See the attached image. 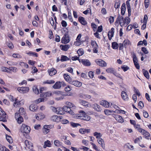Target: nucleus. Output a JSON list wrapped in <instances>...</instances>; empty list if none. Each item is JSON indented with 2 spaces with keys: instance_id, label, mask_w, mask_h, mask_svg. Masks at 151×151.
Wrapping results in <instances>:
<instances>
[{
  "instance_id": "32",
  "label": "nucleus",
  "mask_w": 151,
  "mask_h": 151,
  "mask_svg": "<svg viewBox=\"0 0 151 151\" xmlns=\"http://www.w3.org/2000/svg\"><path fill=\"white\" fill-rule=\"evenodd\" d=\"M91 44L93 47L94 48L98 49V46L95 41L92 40L91 42Z\"/></svg>"
},
{
  "instance_id": "14",
  "label": "nucleus",
  "mask_w": 151,
  "mask_h": 151,
  "mask_svg": "<svg viewBox=\"0 0 151 151\" xmlns=\"http://www.w3.org/2000/svg\"><path fill=\"white\" fill-rule=\"evenodd\" d=\"M63 108L64 112V111L68 112L71 114H73V111L71 110L70 108L69 107L66 106H64Z\"/></svg>"
},
{
  "instance_id": "60",
  "label": "nucleus",
  "mask_w": 151,
  "mask_h": 151,
  "mask_svg": "<svg viewBox=\"0 0 151 151\" xmlns=\"http://www.w3.org/2000/svg\"><path fill=\"white\" fill-rule=\"evenodd\" d=\"M81 37V34H79L77 37V38L76 39V40L78 42L79 44L81 43V40H80Z\"/></svg>"
},
{
  "instance_id": "7",
  "label": "nucleus",
  "mask_w": 151,
  "mask_h": 151,
  "mask_svg": "<svg viewBox=\"0 0 151 151\" xmlns=\"http://www.w3.org/2000/svg\"><path fill=\"white\" fill-rule=\"evenodd\" d=\"M100 104L106 108H108L111 105H112V104L111 103H109L105 100H101L100 102Z\"/></svg>"
},
{
  "instance_id": "40",
  "label": "nucleus",
  "mask_w": 151,
  "mask_h": 151,
  "mask_svg": "<svg viewBox=\"0 0 151 151\" xmlns=\"http://www.w3.org/2000/svg\"><path fill=\"white\" fill-rule=\"evenodd\" d=\"M12 56L13 57L17 58H21L22 57L21 55L18 53H14Z\"/></svg>"
},
{
  "instance_id": "51",
  "label": "nucleus",
  "mask_w": 151,
  "mask_h": 151,
  "mask_svg": "<svg viewBox=\"0 0 151 151\" xmlns=\"http://www.w3.org/2000/svg\"><path fill=\"white\" fill-rule=\"evenodd\" d=\"M55 82V81L53 80H47L46 81L43 82V83L44 84H53Z\"/></svg>"
},
{
  "instance_id": "17",
  "label": "nucleus",
  "mask_w": 151,
  "mask_h": 151,
  "mask_svg": "<svg viewBox=\"0 0 151 151\" xmlns=\"http://www.w3.org/2000/svg\"><path fill=\"white\" fill-rule=\"evenodd\" d=\"M81 62L83 65L86 66H90L91 65L89 61L87 59L82 60L81 61Z\"/></svg>"
},
{
  "instance_id": "22",
  "label": "nucleus",
  "mask_w": 151,
  "mask_h": 151,
  "mask_svg": "<svg viewBox=\"0 0 151 151\" xmlns=\"http://www.w3.org/2000/svg\"><path fill=\"white\" fill-rule=\"evenodd\" d=\"M98 143L101 145V147L104 149L105 148V144L104 140L101 138H99L98 139Z\"/></svg>"
},
{
  "instance_id": "36",
  "label": "nucleus",
  "mask_w": 151,
  "mask_h": 151,
  "mask_svg": "<svg viewBox=\"0 0 151 151\" xmlns=\"http://www.w3.org/2000/svg\"><path fill=\"white\" fill-rule=\"evenodd\" d=\"M106 71L108 73H115L114 69L112 68H109L106 70Z\"/></svg>"
},
{
  "instance_id": "16",
  "label": "nucleus",
  "mask_w": 151,
  "mask_h": 151,
  "mask_svg": "<svg viewBox=\"0 0 151 151\" xmlns=\"http://www.w3.org/2000/svg\"><path fill=\"white\" fill-rule=\"evenodd\" d=\"M61 82L60 81H57L52 86V88L55 89H59L61 88Z\"/></svg>"
},
{
  "instance_id": "13",
  "label": "nucleus",
  "mask_w": 151,
  "mask_h": 151,
  "mask_svg": "<svg viewBox=\"0 0 151 151\" xmlns=\"http://www.w3.org/2000/svg\"><path fill=\"white\" fill-rule=\"evenodd\" d=\"M50 129V126L49 125H45L43 129V132L45 134H47Z\"/></svg>"
},
{
  "instance_id": "41",
  "label": "nucleus",
  "mask_w": 151,
  "mask_h": 151,
  "mask_svg": "<svg viewBox=\"0 0 151 151\" xmlns=\"http://www.w3.org/2000/svg\"><path fill=\"white\" fill-rule=\"evenodd\" d=\"M54 144L56 146L59 147L61 145V142L58 140H55L54 141Z\"/></svg>"
},
{
  "instance_id": "64",
  "label": "nucleus",
  "mask_w": 151,
  "mask_h": 151,
  "mask_svg": "<svg viewBox=\"0 0 151 151\" xmlns=\"http://www.w3.org/2000/svg\"><path fill=\"white\" fill-rule=\"evenodd\" d=\"M20 104V102L17 101V99H15V102L14 103V107H17Z\"/></svg>"
},
{
  "instance_id": "48",
  "label": "nucleus",
  "mask_w": 151,
  "mask_h": 151,
  "mask_svg": "<svg viewBox=\"0 0 151 151\" xmlns=\"http://www.w3.org/2000/svg\"><path fill=\"white\" fill-rule=\"evenodd\" d=\"M33 90L35 94H38L39 93V91L36 86H34L33 87Z\"/></svg>"
},
{
  "instance_id": "29",
  "label": "nucleus",
  "mask_w": 151,
  "mask_h": 151,
  "mask_svg": "<svg viewBox=\"0 0 151 151\" xmlns=\"http://www.w3.org/2000/svg\"><path fill=\"white\" fill-rule=\"evenodd\" d=\"M51 144L49 140H47L44 142V145L43 146L44 148H46L47 147H50L51 146Z\"/></svg>"
},
{
  "instance_id": "54",
  "label": "nucleus",
  "mask_w": 151,
  "mask_h": 151,
  "mask_svg": "<svg viewBox=\"0 0 151 151\" xmlns=\"http://www.w3.org/2000/svg\"><path fill=\"white\" fill-rule=\"evenodd\" d=\"M81 97L83 98L84 99H90L91 97V96L89 95L85 94L83 95H81Z\"/></svg>"
},
{
  "instance_id": "20",
  "label": "nucleus",
  "mask_w": 151,
  "mask_h": 151,
  "mask_svg": "<svg viewBox=\"0 0 151 151\" xmlns=\"http://www.w3.org/2000/svg\"><path fill=\"white\" fill-rule=\"evenodd\" d=\"M36 119L38 120H42L45 117L42 113H40L36 115Z\"/></svg>"
},
{
  "instance_id": "57",
  "label": "nucleus",
  "mask_w": 151,
  "mask_h": 151,
  "mask_svg": "<svg viewBox=\"0 0 151 151\" xmlns=\"http://www.w3.org/2000/svg\"><path fill=\"white\" fill-rule=\"evenodd\" d=\"M125 146L128 148V149L131 150H133L134 149L133 146L132 145H130L129 143L126 144L125 145Z\"/></svg>"
},
{
  "instance_id": "62",
  "label": "nucleus",
  "mask_w": 151,
  "mask_h": 151,
  "mask_svg": "<svg viewBox=\"0 0 151 151\" xmlns=\"http://www.w3.org/2000/svg\"><path fill=\"white\" fill-rule=\"evenodd\" d=\"M70 125L73 127H76L78 126H80L81 125L78 123H75L73 122H71Z\"/></svg>"
},
{
  "instance_id": "28",
  "label": "nucleus",
  "mask_w": 151,
  "mask_h": 151,
  "mask_svg": "<svg viewBox=\"0 0 151 151\" xmlns=\"http://www.w3.org/2000/svg\"><path fill=\"white\" fill-rule=\"evenodd\" d=\"M121 96L122 98L124 100H127L128 98V97L127 93L124 91H122L121 93Z\"/></svg>"
},
{
  "instance_id": "44",
  "label": "nucleus",
  "mask_w": 151,
  "mask_h": 151,
  "mask_svg": "<svg viewBox=\"0 0 151 151\" xmlns=\"http://www.w3.org/2000/svg\"><path fill=\"white\" fill-rule=\"evenodd\" d=\"M17 119L19 124H21L22 122H23V118L20 116H19V117Z\"/></svg>"
},
{
  "instance_id": "37",
  "label": "nucleus",
  "mask_w": 151,
  "mask_h": 151,
  "mask_svg": "<svg viewBox=\"0 0 151 151\" xmlns=\"http://www.w3.org/2000/svg\"><path fill=\"white\" fill-rule=\"evenodd\" d=\"M79 149L81 150H83V151H92L91 150H89L88 148L83 146L80 147Z\"/></svg>"
},
{
  "instance_id": "59",
  "label": "nucleus",
  "mask_w": 151,
  "mask_h": 151,
  "mask_svg": "<svg viewBox=\"0 0 151 151\" xmlns=\"http://www.w3.org/2000/svg\"><path fill=\"white\" fill-rule=\"evenodd\" d=\"M149 0H145V7L147 8L148 7L149 5Z\"/></svg>"
},
{
  "instance_id": "10",
  "label": "nucleus",
  "mask_w": 151,
  "mask_h": 151,
  "mask_svg": "<svg viewBox=\"0 0 151 151\" xmlns=\"http://www.w3.org/2000/svg\"><path fill=\"white\" fill-rule=\"evenodd\" d=\"M80 113L78 114L76 116V117L78 119H83L84 116L85 115L86 113L83 111H81L79 112Z\"/></svg>"
},
{
  "instance_id": "24",
  "label": "nucleus",
  "mask_w": 151,
  "mask_h": 151,
  "mask_svg": "<svg viewBox=\"0 0 151 151\" xmlns=\"http://www.w3.org/2000/svg\"><path fill=\"white\" fill-rule=\"evenodd\" d=\"M78 20L79 22L83 25H85L87 23L84 19L82 17H79L78 18Z\"/></svg>"
},
{
  "instance_id": "11",
  "label": "nucleus",
  "mask_w": 151,
  "mask_h": 151,
  "mask_svg": "<svg viewBox=\"0 0 151 151\" xmlns=\"http://www.w3.org/2000/svg\"><path fill=\"white\" fill-rule=\"evenodd\" d=\"M24 143L26 146L29 149L31 150L32 148L33 144L31 142L26 140L25 141Z\"/></svg>"
},
{
  "instance_id": "2",
  "label": "nucleus",
  "mask_w": 151,
  "mask_h": 151,
  "mask_svg": "<svg viewBox=\"0 0 151 151\" xmlns=\"http://www.w3.org/2000/svg\"><path fill=\"white\" fill-rule=\"evenodd\" d=\"M51 108L52 111L56 114H64L63 108L57 107L56 108L54 107L51 106Z\"/></svg>"
},
{
  "instance_id": "43",
  "label": "nucleus",
  "mask_w": 151,
  "mask_h": 151,
  "mask_svg": "<svg viewBox=\"0 0 151 151\" xmlns=\"http://www.w3.org/2000/svg\"><path fill=\"white\" fill-rule=\"evenodd\" d=\"M123 43L125 47H126V46L129 45L130 44V41L128 39L125 40L124 41Z\"/></svg>"
},
{
  "instance_id": "63",
  "label": "nucleus",
  "mask_w": 151,
  "mask_h": 151,
  "mask_svg": "<svg viewBox=\"0 0 151 151\" xmlns=\"http://www.w3.org/2000/svg\"><path fill=\"white\" fill-rule=\"evenodd\" d=\"M144 76L147 78L149 79V75L148 72L147 71H145L144 73Z\"/></svg>"
},
{
  "instance_id": "61",
  "label": "nucleus",
  "mask_w": 151,
  "mask_h": 151,
  "mask_svg": "<svg viewBox=\"0 0 151 151\" xmlns=\"http://www.w3.org/2000/svg\"><path fill=\"white\" fill-rule=\"evenodd\" d=\"M120 1H118V2H116L115 4V8L117 9L120 6Z\"/></svg>"
},
{
  "instance_id": "34",
  "label": "nucleus",
  "mask_w": 151,
  "mask_h": 151,
  "mask_svg": "<svg viewBox=\"0 0 151 151\" xmlns=\"http://www.w3.org/2000/svg\"><path fill=\"white\" fill-rule=\"evenodd\" d=\"M9 70L10 71H12L14 73H16L18 70L17 69L16 67H11L9 68Z\"/></svg>"
},
{
  "instance_id": "18",
  "label": "nucleus",
  "mask_w": 151,
  "mask_h": 151,
  "mask_svg": "<svg viewBox=\"0 0 151 151\" xmlns=\"http://www.w3.org/2000/svg\"><path fill=\"white\" fill-rule=\"evenodd\" d=\"M114 28H112L111 30L108 32V35L109 40H111V38L113 36L114 34Z\"/></svg>"
},
{
  "instance_id": "12",
  "label": "nucleus",
  "mask_w": 151,
  "mask_h": 151,
  "mask_svg": "<svg viewBox=\"0 0 151 151\" xmlns=\"http://www.w3.org/2000/svg\"><path fill=\"white\" fill-rule=\"evenodd\" d=\"M48 72L49 75L50 76H52L55 75L57 73V71L55 69L52 68L48 70Z\"/></svg>"
},
{
  "instance_id": "3",
  "label": "nucleus",
  "mask_w": 151,
  "mask_h": 151,
  "mask_svg": "<svg viewBox=\"0 0 151 151\" xmlns=\"http://www.w3.org/2000/svg\"><path fill=\"white\" fill-rule=\"evenodd\" d=\"M30 130L29 127L24 124H23L21 128V130L22 132L26 134L29 133Z\"/></svg>"
},
{
  "instance_id": "4",
  "label": "nucleus",
  "mask_w": 151,
  "mask_h": 151,
  "mask_svg": "<svg viewBox=\"0 0 151 151\" xmlns=\"http://www.w3.org/2000/svg\"><path fill=\"white\" fill-rule=\"evenodd\" d=\"M124 19L123 17L121 16L119 14L118 15L115 23H118L119 22L120 26L121 27L124 26Z\"/></svg>"
},
{
  "instance_id": "23",
  "label": "nucleus",
  "mask_w": 151,
  "mask_h": 151,
  "mask_svg": "<svg viewBox=\"0 0 151 151\" xmlns=\"http://www.w3.org/2000/svg\"><path fill=\"white\" fill-rule=\"evenodd\" d=\"M126 4L124 3H123L122 4L121 7V13L122 15H124L126 11Z\"/></svg>"
},
{
  "instance_id": "31",
  "label": "nucleus",
  "mask_w": 151,
  "mask_h": 151,
  "mask_svg": "<svg viewBox=\"0 0 151 151\" xmlns=\"http://www.w3.org/2000/svg\"><path fill=\"white\" fill-rule=\"evenodd\" d=\"M90 129H81L79 130V132L80 133L83 134L86 133H88L90 132Z\"/></svg>"
},
{
  "instance_id": "42",
  "label": "nucleus",
  "mask_w": 151,
  "mask_h": 151,
  "mask_svg": "<svg viewBox=\"0 0 151 151\" xmlns=\"http://www.w3.org/2000/svg\"><path fill=\"white\" fill-rule=\"evenodd\" d=\"M1 70L3 72H6L8 73H9L10 71L9 70V68L4 67H2L1 68Z\"/></svg>"
},
{
  "instance_id": "50",
  "label": "nucleus",
  "mask_w": 151,
  "mask_h": 151,
  "mask_svg": "<svg viewBox=\"0 0 151 151\" xmlns=\"http://www.w3.org/2000/svg\"><path fill=\"white\" fill-rule=\"evenodd\" d=\"M52 93L50 92H48L44 93L43 96L44 97H46L47 96H49Z\"/></svg>"
},
{
  "instance_id": "26",
  "label": "nucleus",
  "mask_w": 151,
  "mask_h": 151,
  "mask_svg": "<svg viewBox=\"0 0 151 151\" xmlns=\"http://www.w3.org/2000/svg\"><path fill=\"white\" fill-rule=\"evenodd\" d=\"M29 109L32 111H35L37 109V106L36 105L32 104L30 106Z\"/></svg>"
},
{
  "instance_id": "53",
  "label": "nucleus",
  "mask_w": 151,
  "mask_h": 151,
  "mask_svg": "<svg viewBox=\"0 0 151 151\" xmlns=\"http://www.w3.org/2000/svg\"><path fill=\"white\" fill-rule=\"evenodd\" d=\"M83 118V120H85L87 121H89L90 119V117L86 114L84 116V118Z\"/></svg>"
},
{
  "instance_id": "21",
  "label": "nucleus",
  "mask_w": 151,
  "mask_h": 151,
  "mask_svg": "<svg viewBox=\"0 0 151 151\" xmlns=\"http://www.w3.org/2000/svg\"><path fill=\"white\" fill-rule=\"evenodd\" d=\"M79 102L81 104L86 107H88L89 104L88 102L82 100H80Z\"/></svg>"
},
{
  "instance_id": "38",
  "label": "nucleus",
  "mask_w": 151,
  "mask_h": 151,
  "mask_svg": "<svg viewBox=\"0 0 151 151\" xmlns=\"http://www.w3.org/2000/svg\"><path fill=\"white\" fill-rule=\"evenodd\" d=\"M112 47L114 49H116L118 47V44L115 42H114L112 43Z\"/></svg>"
},
{
  "instance_id": "46",
  "label": "nucleus",
  "mask_w": 151,
  "mask_h": 151,
  "mask_svg": "<svg viewBox=\"0 0 151 151\" xmlns=\"http://www.w3.org/2000/svg\"><path fill=\"white\" fill-rule=\"evenodd\" d=\"M133 57L134 63H137L138 62V60L135 54L134 53H133Z\"/></svg>"
},
{
  "instance_id": "15",
  "label": "nucleus",
  "mask_w": 151,
  "mask_h": 151,
  "mask_svg": "<svg viewBox=\"0 0 151 151\" xmlns=\"http://www.w3.org/2000/svg\"><path fill=\"white\" fill-rule=\"evenodd\" d=\"M70 46L69 45H60L61 50L64 51H67L70 48Z\"/></svg>"
},
{
  "instance_id": "6",
  "label": "nucleus",
  "mask_w": 151,
  "mask_h": 151,
  "mask_svg": "<svg viewBox=\"0 0 151 151\" xmlns=\"http://www.w3.org/2000/svg\"><path fill=\"white\" fill-rule=\"evenodd\" d=\"M95 62L97 65L101 67H105L107 65L106 63L104 61L101 59H96L95 60Z\"/></svg>"
},
{
  "instance_id": "33",
  "label": "nucleus",
  "mask_w": 151,
  "mask_h": 151,
  "mask_svg": "<svg viewBox=\"0 0 151 151\" xmlns=\"http://www.w3.org/2000/svg\"><path fill=\"white\" fill-rule=\"evenodd\" d=\"M6 138L9 143L11 144L13 142L12 138L10 136L6 135Z\"/></svg>"
},
{
  "instance_id": "8",
  "label": "nucleus",
  "mask_w": 151,
  "mask_h": 151,
  "mask_svg": "<svg viewBox=\"0 0 151 151\" xmlns=\"http://www.w3.org/2000/svg\"><path fill=\"white\" fill-rule=\"evenodd\" d=\"M17 90L20 93H24L27 92L29 90V88L27 87L18 88Z\"/></svg>"
},
{
  "instance_id": "1",
  "label": "nucleus",
  "mask_w": 151,
  "mask_h": 151,
  "mask_svg": "<svg viewBox=\"0 0 151 151\" xmlns=\"http://www.w3.org/2000/svg\"><path fill=\"white\" fill-rule=\"evenodd\" d=\"M54 93L55 96V99L57 101L63 100L64 99V96H68V93L59 91H55Z\"/></svg>"
},
{
  "instance_id": "9",
  "label": "nucleus",
  "mask_w": 151,
  "mask_h": 151,
  "mask_svg": "<svg viewBox=\"0 0 151 151\" xmlns=\"http://www.w3.org/2000/svg\"><path fill=\"white\" fill-rule=\"evenodd\" d=\"M70 83L75 86L77 87H81L82 85L81 82L78 81H72L70 82Z\"/></svg>"
},
{
  "instance_id": "5",
  "label": "nucleus",
  "mask_w": 151,
  "mask_h": 151,
  "mask_svg": "<svg viewBox=\"0 0 151 151\" xmlns=\"http://www.w3.org/2000/svg\"><path fill=\"white\" fill-rule=\"evenodd\" d=\"M70 41L69 37L67 33H65L61 39V42L64 44H67Z\"/></svg>"
},
{
  "instance_id": "27",
  "label": "nucleus",
  "mask_w": 151,
  "mask_h": 151,
  "mask_svg": "<svg viewBox=\"0 0 151 151\" xmlns=\"http://www.w3.org/2000/svg\"><path fill=\"white\" fill-rule=\"evenodd\" d=\"M129 1V0L126 1V4L127 7L128 12V15H129L130 16L131 15V9Z\"/></svg>"
},
{
  "instance_id": "49",
  "label": "nucleus",
  "mask_w": 151,
  "mask_h": 151,
  "mask_svg": "<svg viewBox=\"0 0 151 151\" xmlns=\"http://www.w3.org/2000/svg\"><path fill=\"white\" fill-rule=\"evenodd\" d=\"M105 114L106 115H109L110 114V113H112L113 112H115V111H114L113 110H105L104 111Z\"/></svg>"
},
{
  "instance_id": "52",
  "label": "nucleus",
  "mask_w": 151,
  "mask_h": 151,
  "mask_svg": "<svg viewBox=\"0 0 151 151\" xmlns=\"http://www.w3.org/2000/svg\"><path fill=\"white\" fill-rule=\"evenodd\" d=\"M93 135L94 136H96L97 138H99L101 137V133L97 132H95L94 133Z\"/></svg>"
},
{
  "instance_id": "25",
  "label": "nucleus",
  "mask_w": 151,
  "mask_h": 151,
  "mask_svg": "<svg viewBox=\"0 0 151 151\" xmlns=\"http://www.w3.org/2000/svg\"><path fill=\"white\" fill-rule=\"evenodd\" d=\"M115 118L119 122L122 123L124 122L122 117L119 115L116 116Z\"/></svg>"
},
{
  "instance_id": "47",
  "label": "nucleus",
  "mask_w": 151,
  "mask_h": 151,
  "mask_svg": "<svg viewBox=\"0 0 151 151\" xmlns=\"http://www.w3.org/2000/svg\"><path fill=\"white\" fill-rule=\"evenodd\" d=\"M58 119H59V118L56 115H53L51 117V120L55 122L57 121L58 120Z\"/></svg>"
},
{
  "instance_id": "30",
  "label": "nucleus",
  "mask_w": 151,
  "mask_h": 151,
  "mask_svg": "<svg viewBox=\"0 0 151 151\" xmlns=\"http://www.w3.org/2000/svg\"><path fill=\"white\" fill-rule=\"evenodd\" d=\"M64 77L65 79L68 82L70 83L71 81V78L70 76L67 74H65L64 75Z\"/></svg>"
},
{
  "instance_id": "19",
  "label": "nucleus",
  "mask_w": 151,
  "mask_h": 151,
  "mask_svg": "<svg viewBox=\"0 0 151 151\" xmlns=\"http://www.w3.org/2000/svg\"><path fill=\"white\" fill-rule=\"evenodd\" d=\"M93 107L95 110L97 111H100L101 110L100 106L97 104H94L93 105Z\"/></svg>"
},
{
  "instance_id": "45",
  "label": "nucleus",
  "mask_w": 151,
  "mask_h": 151,
  "mask_svg": "<svg viewBox=\"0 0 151 151\" xmlns=\"http://www.w3.org/2000/svg\"><path fill=\"white\" fill-rule=\"evenodd\" d=\"M124 24H128L130 22V19L128 17H126L124 19Z\"/></svg>"
},
{
  "instance_id": "56",
  "label": "nucleus",
  "mask_w": 151,
  "mask_h": 151,
  "mask_svg": "<svg viewBox=\"0 0 151 151\" xmlns=\"http://www.w3.org/2000/svg\"><path fill=\"white\" fill-rule=\"evenodd\" d=\"M19 111V116H20V115L24 114V109L22 108H20Z\"/></svg>"
},
{
  "instance_id": "35",
  "label": "nucleus",
  "mask_w": 151,
  "mask_h": 151,
  "mask_svg": "<svg viewBox=\"0 0 151 151\" xmlns=\"http://www.w3.org/2000/svg\"><path fill=\"white\" fill-rule=\"evenodd\" d=\"M69 60V58L66 56L62 55L61 57L60 60L62 62L66 61Z\"/></svg>"
},
{
  "instance_id": "58",
  "label": "nucleus",
  "mask_w": 151,
  "mask_h": 151,
  "mask_svg": "<svg viewBox=\"0 0 151 151\" xmlns=\"http://www.w3.org/2000/svg\"><path fill=\"white\" fill-rule=\"evenodd\" d=\"M44 99L43 98H39L35 101V102L36 104L39 103L43 101Z\"/></svg>"
},
{
  "instance_id": "55",
  "label": "nucleus",
  "mask_w": 151,
  "mask_h": 151,
  "mask_svg": "<svg viewBox=\"0 0 151 151\" xmlns=\"http://www.w3.org/2000/svg\"><path fill=\"white\" fill-rule=\"evenodd\" d=\"M0 115L6 116V113L1 108H0Z\"/></svg>"
},
{
  "instance_id": "39",
  "label": "nucleus",
  "mask_w": 151,
  "mask_h": 151,
  "mask_svg": "<svg viewBox=\"0 0 151 151\" xmlns=\"http://www.w3.org/2000/svg\"><path fill=\"white\" fill-rule=\"evenodd\" d=\"M77 53L78 54L79 56H81L84 54L83 50L81 48L79 49L77 51Z\"/></svg>"
}]
</instances>
